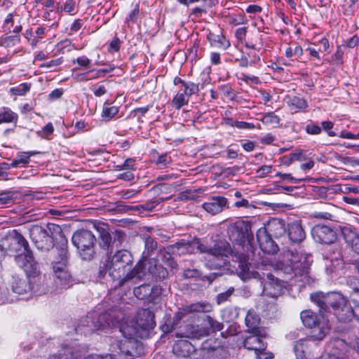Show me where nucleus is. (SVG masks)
<instances>
[{
    "instance_id": "f257e3e1",
    "label": "nucleus",
    "mask_w": 359,
    "mask_h": 359,
    "mask_svg": "<svg viewBox=\"0 0 359 359\" xmlns=\"http://www.w3.org/2000/svg\"><path fill=\"white\" fill-rule=\"evenodd\" d=\"M135 324V327H130L128 325H122L120 327V332H122L125 339L117 341L116 344L117 348L122 353H126L130 356H135L140 353L137 351L140 345L134 338L144 337L149 331L154 328L156 323L154 313L147 309H139Z\"/></svg>"
},
{
    "instance_id": "f03ea898",
    "label": "nucleus",
    "mask_w": 359,
    "mask_h": 359,
    "mask_svg": "<svg viewBox=\"0 0 359 359\" xmlns=\"http://www.w3.org/2000/svg\"><path fill=\"white\" fill-rule=\"evenodd\" d=\"M223 329V325L209 316H205L201 325H187L183 332L176 333L180 338L201 339L208 336L210 332H215ZM172 352L179 357L186 358L196 352L194 346L187 339L177 340L172 346Z\"/></svg>"
},
{
    "instance_id": "7ed1b4c3",
    "label": "nucleus",
    "mask_w": 359,
    "mask_h": 359,
    "mask_svg": "<svg viewBox=\"0 0 359 359\" xmlns=\"http://www.w3.org/2000/svg\"><path fill=\"white\" fill-rule=\"evenodd\" d=\"M195 249H197L201 253L205 254V259L210 262L209 266L212 268H219L226 264L225 257L230 252L229 245L222 241L216 243L213 247L208 246L199 240L191 243H177L172 247L173 252L179 255L194 253Z\"/></svg>"
},
{
    "instance_id": "20e7f679",
    "label": "nucleus",
    "mask_w": 359,
    "mask_h": 359,
    "mask_svg": "<svg viewBox=\"0 0 359 359\" xmlns=\"http://www.w3.org/2000/svg\"><path fill=\"white\" fill-rule=\"evenodd\" d=\"M133 256L127 250L117 251L107 265L109 276L122 286L133 279H140L143 274V265L138 262L132 269Z\"/></svg>"
},
{
    "instance_id": "39448f33",
    "label": "nucleus",
    "mask_w": 359,
    "mask_h": 359,
    "mask_svg": "<svg viewBox=\"0 0 359 359\" xmlns=\"http://www.w3.org/2000/svg\"><path fill=\"white\" fill-rule=\"evenodd\" d=\"M29 236L36 248L48 252L52 249L57 241L56 254L62 249L67 250V240L61 227L55 224H48L46 228L34 225L29 229Z\"/></svg>"
},
{
    "instance_id": "423d86ee",
    "label": "nucleus",
    "mask_w": 359,
    "mask_h": 359,
    "mask_svg": "<svg viewBox=\"0 0 359 359\" xmlns=\"http://www.w3.org/2000/svg\"><path fill=\"white\" fill-rule=\"evenodd\" d=\"M285 260L280 264V269L287 276V279L301 278L303 280L308 278L309 270L312 262L310 255H301L287 252L284 255Z\"/></svg>"
},
{
    "instance_id": "0eeeda50",
    "label": "nucleus",
    "mask_w": 359,
    "mask_h": 359,
    "mask_svg": "<svg viewBox=\"0 0 359 359\" xmlns=\"http://www.w3.org/2000/svg\"><path fill=\"white\" fill-rule=\"evenodd\" d=\"M68 250L62 249L55 255L52 261L55 283L60 288L67 289L74 284V280L68 269Z\"/></svg>"
},
{
    "instance_id": "6e6552de",
    "label": "nucleus",
    "mask_w": 359,
    "mask_h": 359,
    "mask_svg": "<svg viewBox=\"0 0 359 359\" xmlns=\"http://www.w3.org/2000/svg\"><path fill=\"white\" fill-rule=\"evenodd\" d=\"M301 319L306 327L311 329L310 337L313 340H322L330 330L329 320L320 311L316 314L304 311L301 313Z\"/></svg>"
},
{
    "instance_id": "1a4fd4ad",
    "label": "nucleus",
    "mask_w": 359,
    "mask_h": 359,
    "mask_svg": "<svg viewBox=\"0 0 359 359\" xmlns=\"http://www.w3.org/2000/svg\"><path fill=\"white\" fill-rule=\"evenodd\" d=\"M72 240L83 259L90 260L93 258L95 237L90 231L80 229L74 233Z\"/></svg>"
},
{
    "instance_id": "9d476101",
    "label": "nucleus",
    "mask_w": 359,
    "mask_h": 359,
    "mask_svg": "<svg viewBox=\"0 0 359 359\" xmlns=\"http://www.w3.org/2000/svg\"><path fill=\"white\" fill-rule=\"evenodd\" d=\"M311 299L318 305L319 311L324 314L328 311L330 308H332L334 311L339 306L346 303V297L341 293L334 292H316L311 295Z\"/></svg>"
},
{
    "instance_id": "9b49d317",
    "label": "nucleus",
    "mask_w": 359,
    "mask_h": 359,
    "mask_svg": "<svg viewBox=\"0 0 359 359\" xmlns=\"http://www.w3.org/2000/svg\"><path fill=\"white\" fill-rule=\"evenodd\" d=\"M212 305L206 302H197L185 306L182 309H180L175 314L173 325H171V327L166 324L163 326V329L167 332H172V330L175 329L174 326L177 325L178 322L187 317V315L193 313H208L212 311Z\"/></svg>"
},
{
    "instance_id": "f8f14e48",
    "label": "nucleus",
    "mask_w": 359,
    "mask_h": 359,
    "mask_svg": "<svg viewBox=\"0 0 359 359\" xmlns=\"http://www.w3.org/2000/svg\"><path fill=\"white\" fill-rule=\"evenodd\" d=\"M12 238L15 243L23 248L22 252L15 257L17 264L22 268L32 266L34 263V257L27 240L16 229L12 232Z\"/></svg>"
},
{
    "instance_id": "ddd939ff",
    "label": "nucleus",
    "mask_w": 359,
    "mask_h": 359,
    "mask_svg": "<svg viewBox=\"0 0 359 359\" xmlns=\"http://www.w3.org/2000/svg\"><path fill=\"white\" fill-rule=\"evenodd\" d=\"M251 224L248 221L238 219L228 227V233L231 241L239 244L249 242L251 233Z\"/></svg>"
},
{
    "instance_id": "4468645a",
    "label": "nucleus",
    "mask_w": 359,
    "mask_h": 359,
    "mask_svg": "<svg viewBox=\"0 0 359 359\" xmlns=\"http://www.w3.org/2000/svg\"><path fill=\"white\" fill-rule=\"evenodd\" d=\"M263 293L265 296L272 299H277L285 290V285L283 281L278 278H275L271 273H267L266 278L263 273Z\"/></svg>"
},
{
    "instance_id": "2eb2a0df",
    "label": "nucleus",
    "mask_w": 359,
    "mask_h": 359,
    "mask_svg": "<svg viewBox=\"0 0 359 359\" xmlns=\"http://www.w3.org/2000/svg\"><path fill=\"white\" fill-rule=\"evenodd\" d=\"M313 238L322 244H331L337 239L336 231L330 226L318 224L311 229Z\"/></svg>"
},
{
    "instance_id": "dca6fc26",
    "label": "nucleus",
    "mask_w": 359,
    "mask_h": 359,
    "mask_svg": "<svg viewBox=\"0 0 359 359\" xmlns=\"http://www.w3.org/2000/svg\"><path fill=\"white\" fill-rule=\"evenodd\" d=\"M198 91L199 86L198 84H190L185 87H180L172 100V105L176 109H181L189 103L190 97L198 93Z\"/></svg>"
},
{
    "instance_id": "f3484780",
    "label": "nucleus",
    "mask_w": 359,
    "mask_h": 359,
    "mask_svg": "<svg viewBox=\"0 0 359 359\" xmlns=\"http://www.w3.org/2000/svg\"><path fill=\"white\" fill-rule=\"evenodd\" d=\"M264 228H259L257 231V240L260 249L267 254H275L278 251V246Z\"/></svg>"
},
{
    "instance_id": "a211bd4d",
    "label": "nucleus",
    "mask_w": 359,
    "mask_h": 359,
    "mask_svg": "<svg viewBox=\"0 0 359 359\" xmlns=\"http://www.w3.org/2000/svg\"><path fill=\"white\" fill-rule=\"evenodd\" d=\"M351 303L346 298V303L342 304L341 306H339L338 308L335 309L334 315L337 317L339 321L348 323L351 321L353 319L358 320V311H356V308L353 306L350 305Z\"/></svg>"
},
{
    "instance_id": "6ab92c4d",
    "label": "nucleus",
    "mask_w": 359,
    "mask_h": 359,
    "mask_svg": "<svg viewBox=\"0 0 359 359\" xmlns=\"http://www.w3.org/2000/svg\"><path fill=\"white\" fill-rule=\"evenodd\" d=\"M247 337L243 341V346L248 350H252L255 353L266 348V343L264 341V337L256 333Z\"/></svg>"
},
{
    "instance_id": "aec40b11",
    "label": "nucleus",
    "mask_w": 359,
    "mask_h": 359,
    "mask_svg": "<svg viewBox=\"0 0 359 359\" xmlns=\"http://www.w3.org/2000/svg\"><path fill=\"white\" fill-rule=\"evenodd\" d=\"M227 205V199L223 196H213L203 204V208L210 214L215 215L221 212Z\"/></svg>"
},
{
    "instance_id": "412c9836",
    "label": "nucleus",
    "mask_w": 359,
    "mask_h": 359,
    "mask_svg": "<svg viewBox=\"0 0 359 359\" xmlns=\"http://www.w3.org/2000/svg\"><path fill=\"white\" fill-rule=\"evenodd\" d=\"M83 353L77 347L65 346L56 354L51 355L48 359H83Z\"/></svg>"
},
{
    "instance_id": "4be33fe9",
    "label": "nucleus",
    "mask_w": 359,
    "mask_h": 359,
    "mask_svg": "<svg viewBox=\"0 0 359 359\" xmlns=\"http://www.w3.org/2000/svg\"><path fill=\"white\" fill-rule=\"evenodd\" d=\"M287 233L290 240L293 243H301L306 238L305 231L301 222L299 221H294L288 224Z\"/></svg>"
},
{
    "instance_id": "5701e85b",
    "label": "nucleus",
    "mask_w": 359,
    "mask_h": 359,
    "mask_svg": "<svg viewBox=\"0 0 359 359\" xmlns=\"http://www.w3.org/2000/svg\"><path fill=\"white\" fill-rule=\"evenodd\" d=\"M262 228L266 229L267 233L275 238L281 237L286 231L285 222L276 218L269 220L267 224Z\"/></svg>"
},
{
    "instance_id": "b1692460",
    "label": "nucleus",
    "mask_w": 359,
    "mask_h": 359,
    "mask_svg": "<svg viewBox=\"0 0 359 359\" xmlns=\"http://www.w3.org/2000/svg\"><path fill=\"white\" fill-rule=\"evenodd\" d=\"M345 242L355 253L359 255V233L350 227L341 230Z\"/></svg>"
},
{
    "instance_id": "393cba45",
    "label": "nucleus",
    "mask_w": 359,
    "mask_h": 359,
    "mask_svg": "<svg viewBox=\"0 0 359 359\" xmlns=\"http://www.w3.org/2000/svg\"><path fill=\"white\" fill-rule=\"evenodd\" d=\"M13 291L20 295L31 294L32 287L27 278H15L12 283Z\"/></svg>"
},
{
    "instance_id": "a878e982",
    "label": "nucleus",
    "mask_w": 359,
    "mask_h": 359,
    "mask_svg": "<svg viewBox=\"0 0 359 359\" xmlns=\"http://www.w3.org/2000/svg\"><path fill=\"white\" fill-rule=\"evenodd\" d=\"M219 346V343L214 338H210L203 341L201 348L198 351L203 355L201 359H207L210 357V353L216 350Z\"/></svg>"
},
{
    "instance_id": "bb28decb",
    "label": "nucleus",
    "mask_w": 359,
    "mask_h": 359,
    "mask_svg": "<svg viewBox=\"0 0 359 359\" xmlns=\"http://www.w3.org/2000/svg\"><path fill=\"white\" fill-rule=\"evenodd\" d=\"M210 45L215 48L227 49L230 46V43L222 34H215L210 33L207 36Z\"/></svg>"
},
{
    "instance_id": "cd10ccee",
    "label": "nucleus",
    "mask_w": 359,
    "mask_h": 359,
    "mask_svg": "<svg viewBox=\"0 0 359 359\" xmlns=\"http://www.w3.org/2000/svg\"><path fill=\"white\" fill-rule=\"evenodd\" d=\"M308 339H300L294 346V351L297 359H312L309 358Z\"/></svg>"
},
{
    "instance_id": "c85d7f7f",
    "label": "nucleus",
    "mask_w": 359,
    "mask_h": 359,
    "mask_svg": "<svg viewBox=\"0 0 359 359\" xmlns=\"http://www.w3.org/2000/svg\"><path fill=\"white\" fill-rule=\"evenodd\" d=\"M18 119V115L9 107H2L0 108V124L4 123H16Z\"/></svg>"
},
{
    "instance_id": "c756f323",
    "label": "nucleus",
    "mask_w": 359,
    "mask_h": 359,
    "mask_svg": "<svg viewBox=\"0 0 359 359\" xmlns=\"http://www.w3.org/2000/svg\"><path fill=\"white\" fill-rule=\"evenodd\" d=\"M120 353L116 354L105 353V354H90L85 357L83 359H133L135 356H130L126 353H122L118 348Z\"/></svg>"
},
{
    "instance_id": "7c9ffc66",
    "label": "nucleus",
    "mask_w": 359,
    "mask_h": 359,
    "mask_svg": "<svg viewBox=\"0 0 359 359\" xmlns=\"http://www.w3.org/2000/svg\"><path fill=\"white\" fill-rule=\"evenodd\" d=\"M246 326L252 332H255L259 325L260 318L259 316L254 311L250 310L245 316Z\"/></svg>"
},
{
    "instance_id": "2f4dec72",
    "label": "nucleus",
    "mask_w": 359,
    "mask_h": 359,
    "mask_svg": "<svg viewBox=\"0 0 359 359\" xmlns=\"http://www.w3.org/2000/svg\"><path fill=\"white\" fill-rule=\"evenodd\" d=\"M260 121L266 126L276 128L279 126L280 119L274 112H269L264 114Z\"/></svg>"
},
{
    "instance_id": "473e14b6",
    "label": "nucleus",
    "mask_w": 359,
    "mask_h": 359,
    "mask_svg": "<svg viewBox=\"0 0 359 359\" xmlns=\"http://www.w3.org/2000/svg\"><path fill=\"white\" fill-rule=\"evenodd\" d=\"M287 103L290 109L294 112L304 109L308 107L305 100L297 96L291 97Z\"/></svg>"
},
{
    "instance_id": "72a5a7b5",
    "label": "nucleus",
    "mask_w": 359,
    "mask_h": 359,
    "mask_svg": "<svg viewBox=\"0 0 359 359\" xmlns=\"http://www.w3.org/2000/svg\"><path fill=\"white\" fill-rule=\"evenodd\" d=\"M133 293L139 299H144L152 294L151 287L149 284H143L134 288Z\"/></svg>"
},
{
    "instance_id": "f704fd0d",
    "label": "nucleus",
    "mask_w": 359,
    "mask_h": 359,
    "mask_svg": "<svg viewBox=\"0 0 359 359\" xmlns=\"http://www.w3.org/2000/svg\"><path fill=\"white\" fill-rule=\"evenodd\" d=\"M118 322V318H112L111 313L108 312L101 313L97 318L98 327L102 328L105 326L114 325L116 323Z\"/></svg>"
},
{
    "instance_id": "c9c22d12",
    "label": "nucleus",
    "mask_w": 359,
    "mask_h": 359,
    "mask_svg": "<svg viewBox=\"0 0 359 359\" xmlns=\"http://www.w3.org/2000/svg\"><path fill=\"white\" fill-rule=\"evenodd\" d=\"M118 111L119 109L118 107H109L104 103L102 109V117L106 121H110L118 113Z\"/></svg>"
},
{
    "instance_id": "e433bc0d",
    "label": "nucleus",
    "mask_w": 359,
    "mask_h": 359,
    "mask_svg": "<svg viewBox=\"0 0 359 359\" xmlns=\"http://www.w3.org/2000/svg\"><path fill=\"white\" fill-rule=\"evenodd\" d=\"M346 292L348 295L359 290V278L355 276L348 277L346 279Z\"/></svg>"
},
{
    "instance_id": "4c0bfd02",
    "label": "nucleus",
    "mask_w": 359,
    "mask_h": 359,
    "mask_svg": "<svg viewBox=\"0 0 359 359\" xmlns=\"http://www.w3.org/2000/svg\"><path fill=\"white\" fill-rule=\"evenodd\" d=\"M31 84L28 83H22L16 87L11 88L10 92L15 95L23 96L30 90Z\"/></svg>"
},
{
    "instance_id": "58836bf2",
    "label": "nucleus",
    "mask_w": 359,
    "mask_h": 359,
    "mask_svg": "<svg viewBox=\"0 0 359 359\" xmlns=\"http://www.w3.org/2000/svg\"><path fill=\"white\" fill-rule=\"evenodd\" d=\"M238 274L239 276L243 280H246L252 277V274L250 271L249 266L244 262H241L238 265Z\"/></svg>"
},
{
    "instance_id": "ea45409f",
    "label": "nucleus",
    "mask_w": 359,
    "mask_h": 359,
    "mask_svg": "<svg viewBox=\"0 0 359 359\" xmlns=\"http://www.w3.org/2000/svg\"><path fill=\"white\" fill-rule=\"evenodd\" d=\"M303 52L304 51L302 48L299 45H296L294 48L288 46L285 50V56L288 58H290L293 56L301 57L303 55Z\"/></svg>"
},
{
    "instance_id": "a19ab883",
    "label": "nucleus",
    "mask_w": 359,
    "mask_h": 359,
    "mask_svg": "<svg viewBox=\"0 0 359 359\" xmlns=\"http://www.w3.org/2000/svg\"><path fill=\"white\" fill-rule=\"evenodd\" d=\"M234 287H230L226 291L221 292L217 296V302L218 304H222L229 300V297L233 294Z\"/></svg>"
},
{
    "instance_id": "79ce46f5",
    "label": "nucleus",
    "mask_w": 359,
    "mask_h": 359,
    "mask_svg": "<svg viewBox=\"0 0 359 359\" xmlns=\"http://www.w3.org/2000/svg\"><path fill=\"white\" fill-rule=\"evenodd\" d=\"M348 300L349 303L353 304V305L356 308V311H358V321L359 322V290L356 291L353 294H350L348 296Z\"/></svg>"
},
{
    "instance_id": "37998d69",
    "label": "nucleus",
    "mask_w": 359,
    "mask_h": 359,
    "mask_svg": "<svg viewBox=\"0 0 359 359\" xmlns=\"http://www.w3.org/2000/svg\"><path fill=\"white\" fill-rule=\"evenodd\" d=\"M305 130L309 135H319L322 128L316 123H311L306 126Z\"/></svg>"
},
{
    "instance_id": "c03bdc74",
    "label": "nucleus",
    "mask_w": 359,
    "mask_h": 359,
    "mask_svg": "<svg viewBox=\"0 0 359 359\" xmlns=\"http://www.w3.org/2000/svg\"><path fill=\"white\" fill-rule=\"evenodd\" d=\"M64 12L73 15L76 10V2L74 0H66L63 4Z\"/></svg>"
},
{
    "instance_id": "a18cd8bd",
    "label": "nucleus",
    "mask_w": 359,
    "mask_h": 359,
    "mask_svg": "<svg viewBox=\"0 0 359 359\" xmlns=\"http://www.w3.org/2000/svg\"><path fill=\"white\" fill-rule=\"evenodd\" d=\"M322 128L327 132V135L330 137H334V136H337V134L331 130L333 127H334V123L332 122V121H323L322 123Z\"/></svg>"
},
{
    "instance_id": "49530a36",
    "label": "nucleus",
    "mask_w": 359,
    "mask_h": 359,
    "mask_svg": "<svg viewBox=\"0 0 359 359\" xmlns=\"http://www.w3.org/2000/svg\"><path fill=\"white\" fill-rule=\"evenodd\" d=\"M100 238L102 240L101 245L104 248H105V247L108 248L111 243V235L109 234V233L105 230L102 231L100 232Z\"/></svg>"
},
{
    "instance_id": "de8ad7c7",
    "label": "nucleus",
    "mask_w": 359,
    "mask_h": 359,
    "mask_svg": "<svg viewBox=\"0 0 359 359\" xmlns=\"http://www.w3.org/2000/svg\"><path fill=\"white\" fill-rule=\"evenodd\" d=\"M272 170V166L271 165H262L259 169H257L256 174L257 176L259 177H264L268 174L271 173Z\"/></svg>"
},
{
    "instance_id": "09e8293b",
    "label": "nucleus",
    "mask_w": 359,
    "mask_h": 359,
    "mask_svg": "<svg viewBox=\"0 0 359 359\" xmlns=\"http://www.w3.org/2000/svg\"><path fill=\"white\" fill-rule=\"evenodd\" d=\"M92 90L96 97H101L107 93V90L104 86L95 84L93 86Z\"/></svg>"
},
{
    "instance_id": "8fccbe9b",
    "label": "nucleus",
    "mask_w": 359,
    "mask_h": 359,
    "mask_svg": "<svg viewBox=\"0 0 359 359\" xmlns=\"http://www.w3.org/2000/svg\"><path fill=\"white\" fill-rule=\"evenodd\" d=\"M337 136L343 139L358 140L359 139V132L357 134H353L351 132L343 130L341 131L339 134H337Z\"/></svg>"
},
{
    "instance_id": "3c124183",
    "label": "nucleus",
    "mask_w": 359,
    "mask_h": 359,
    "mask_svg": "<svg viewBox=\"0 0 359 359\" xmlns=\"http://www.w3.org/2000/svg\"><path fill=\"white\" fill-rule=\"evenodd\" d=\"M31 154L26 152H19L16 158L20 164H27L29 162Z\"/></svg>"
},
{
    "instance_id": "603ef678",
    "label": "nucleus",
    "mask_w": 359,
    "mask_h": 359,
    "mask_svg": "<svg viewBox=\"0 0 359 359\" xmlns=\"http://www.w3.org/2000/svg\"><path fill=\"white\" fill-rule=\"evenodd\" d=\"M120 39L117 36L114 37L109 43V51L118 52L120 49Z\"/></svg>"
},
{
    "instance_id": "864d4df0",
    "label": "nucleus",
    "mask_w": 359,
    "mask_h": 359,
    "mask_svg": "<svg viewBox=\"0 0 359 359\" xmlns=\"http://www.w3.org/2000/svg\"><path fill=\"white\" fill-rule=\"evenodd\" d=\"M238 79L245 82H248V81H251L254 83H258L259 82V78L257 76L248 75L245 73H241Z\"/></svg>"
},
{
    "instance_id": "5fc2aeb1",
    "label": "nucleus",
    "mask_w": 359,
    "mask_h": 359,
    "mask_svg": "<svg viewBox=\"0 0 359 359\" xmlns=\"http://www.w3.org/2000/svg\"><path fill=\"white\" fill-rule=\"evenodd\" d=\"M63 62V59L62 57H59V58H57V59H55V60H52L50 61H48L47 62H45L43 63V65H41V67H47V68H50V67H57V66H59Z\"/></svg>"
},
{
    "instance_id": "6e6d98bb",
    "label": "nucleus",
    "mask_w": 359,
    "mask_h": 359,
    "mask_svg": "<svg viewBox=\"0 0 359 359\" xmlns=\"http://www.w3.org/2000/svg\"><path fill=\"white\" fill-rule=\"evenodd\" d=\"M54 131V127L51 123H48L46 124L41 130V137H48L50 135H51Z\"/></svg>"
},
{
    "instance_id": "4d7b16f0",
    "label": "nucleus",
    "mask_w": 359,
    "mask_h": 359,
    "mask_svg": "<svg viewBox=\"0 0 359 359\" xmlns=\"http://www.w3.org/2000/svg\"><path fill=\"white\" fill-rule=\"evenodd\" d=\"M74 63H77L81 67H89L90 60L86 56L79 57L76 60H73Z\"/></svg>"
},
{
    "instance_id": "13d9d810",
    "label": "nucleus",
    "mask_w": 359,
    "mask_h": 359,
    "mask_svg": "<svg viewBox=\"0 0 359 359\" xmlns=\"http://www.w3.org/2000/svg\"><path fill=\"white\" fill-rule=\"evenodd\" d=\"M15 15V13H8L4 21V27H8V29H10L11 27L13 26V23H14V16Z\"/></svg>"
},
{
    "instance_id": "bf43d9fd",
    "label": "nucleus",
    "mask_w": 359,
    "mask_h": 359,
    "mask_svg": "<svg viewBox=\"0 0 359 359\" xmlns=\"http://www.w3.org/2000/svg\"><path fill=\"white\" fill-rule=\"evenodd\" d=\"M294 189V188L291 186L276 185L273 189H271V191H273L274 192L286 193L292 191Z\"/></svg>"
},
{
    "instance_id": "052dcab7",
    "label": "nucleus",
    "mask_w": 359,
    "mask_h": 359,
    "mask_svg": "<svg viewBox=\"0 0 359 359\" xmlns=\"http://www.w3.org/2000/svg\"><path fill=\"white\" fill-rule=\"evenodd\" d=\"M126 235L121 230H116L114 234V243L118 242V244L122 243V242L125 240Z\"/></svg>"
},
{
    "instance_id": "680f3d73",
    "label": "nucleus",
    "mask_w": 359,
    "mask_h": 359,
    "mask_svg": "<svg viewBox=\"0 0 359 359\" xmlns=\"http://www.w3.org/2000/svg\"><path fill=\"white\" fill-rule=\"evenodd\" d=\"M139 8L137 6H136V7L129 13L128 18H126V22H135L139 15Z\"/></svg>"
},
{
    "instance_id": "e2e57ef3",
    "label": "nucleus",
    "mask_w": 359,
    "mask_h": 359,
    "mask_svg": "<svg viewBox=\"0 0 359 359\" xmlns=\"http://www.w3.org/2000/svg\"><path fill=\"white\" fill-rule=\"evenodd\" d=\"M273 354L271 352L264 351H259L256 353V359H273Z\"/></svg>"
},
{
    "instance_id": "0e129e2a",
    "label": "nucleus",
    "mask_w": 359,
    "mask_h": 359,
    "mask_svg": "<svg viewBox=\"0 0 359 359\" xmlns=\"http://www.w3.org/2000/svg\"><path fill=\"white\" fill-rule=\"evenodd\" d=\"M305 158H304L303 156V152L302 151H297V152H294V153H291L290 154V157H289V161L290 162H292V161H302V160H304Z\"/></svg>"
},
{
    "instance_id": "69168bd1",
    "label": "nucleus",
    "mask_w": 359,
    "mask_h": 359,
    "mask_svg": "<svg viewBox=\"0 0 359 359\" xmlns=\"http://www.w3.org/2000/svg\"><path fill=\"white\" fill-rule=\"evenodd\" d=\"M236 128L239 129L252 130L255 128V125L252 123L245 121H238L236 123Z\"/></svg>"
},
{
    "instance_id": "338daca9",
    "label": "nucleus",
    "mask_w": 359,
    "mask_h": 359,
    "mask_svg": "<svg viewBox=\"0 0 359 359\" xmlns=\"http://www.w3.org/2000/svg\"><path fill=\"white\" fill-rule=\"evenodd\" d=\"M275 140L274 136L271 133H267L260 139V142L264 144H270Z\"/></svg>"
},
{
    "instance_id": "774afa93",
    "label": "nucleus",
    "mask_w": 359,
    "mask_h": 359,
    "mask_svg": "<svg viewBox=\"0 0 359 359\" xmlns=\"http://www.w3.org/2000/svg\"><path fill=\"white\" fill-rule=\"evenodd\" d=\"M246 32L247 30L245 27H240L236 29L235 36L238 40L242 41L245 38Z\"/></svg>"
}]
</instances>
